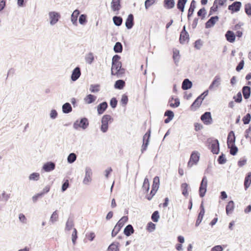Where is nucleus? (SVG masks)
Segmentation results:
<instances>
[{
	"label": "nucleus",
	"instance_id": "nucleus-8",
	"mask_svg": "<svg viewBox=\"0 0 251 251\" xmlns=\"http://www.w3.org/2000/svg\"><path fill=\"white\" fill-rule=\"evenodd\" d=\"M201 120L206 125H209L212 123L213 120L211 112H205L201 115Z\"/></svg>",
	"mask_w": 251,
	"mask_h": 251
},
{
	"label": "nucleus",
	"instance_id": "nucleus-17",
	"mask_svg": "<svg viewBox=\"0 0 251 251\" xmlns=\"http://www.w3.org/2000/svg\"><path fill=\"white\" fill-rule=\"evenodd\" d=\"M202 101V100L200 98L198 97L190 106L191 110L193 111H196L198 108L200 107Z\"/></svg>",
	"mask_w": 251,
	"mask_h": 251
},
{
	"label": "nucleus",
	"instance_id": "nucleus-11",
	"mask_svg": "<svg viewBox=\"0 0 251 251\" xmlns=\"http://www.w3.org/2000/svg\"><path fill=\"white\" fill-rule=\"evenodd\" d=\"M242 3L240 1H234L231 4L229 5L228 9L232 11V13L239 11L241 8Z\"/></svg>",
	"mask_w": 251,
	"mask_h": 251
},
{
	"label": "nucleus",
	"instance_id": "nucleus-28",
	"mask_svg": "<svg viewBox=\"0 0 251 251\" xmlns=\"http://www.w3.org/2000/svg\"><path fill=\"white\" fill-rule=\"evenodd\" d=\"M62 112L64 114H68L72 111V107L69 102H66L63 104L62 107Z\"/></svg>",
	"mask_w": 251,
	"mask_h": 251
},
{
	"label": "nucleus",
	"instance_id": "nucleus-58",
	"mask_svg": "<svg viewBox=\"0 0 251 251\" xmlns=\"http://www.w3.org/2000/svg\"><path fill=\"white\" fill-rule=\"evenodd\" d=\"M155 224H154V223L150 222L149 223H148L147 224V230L150 231V232H151L153 230H155Z\"/></svg>",
	"mask_w": 251,
	"mask_h": 251
},
{
	"label": "nucleus",
	"instance_id": "nucleus-26",
	"mask_svg": "<svg viewBox=\"0 0 251 251\" xmlns=\"http://www.w3.org/2000/svg\"><path fill=\"white\" fill-rule=\"evenodd\" d=\"M74 226V220L73 218L69 217L66 222L65 230L70 231Z\"/></svg>",
	"mask_w": 251,
	"mask_h": 251
},
{
	"label": "nucleus",
	"instance_id": "nucleus-53",
	"mask_svg": "<svg viewBox=\"0 0 251 251\" xmlns=\"http://www.w3.org/2000/svg\"><path fill=\"white\" fill-rule=\"evenodd\" d=\"M251 120V115L250 113H247L242 119V121L245 125H247L250 123Z\"/></svg>",
	"mask_w": 251,
	"mask_h": 251
},
{
	"label": "nucleus",
	"instance_id": "nucleus-30",
	"mask_svg": "<svg viewBox=\"0 0 251 251\" xmlns=\"http://www.w3.org/2000/svg\"><path fill=\"white\" fill-rule=\"evenodd\" d=\"M251 184V172H249L246 175L244 180V187L246 190Z\"/></svg>",
	"mask_w": 251,
	"mask_h": 251
},
{
	"label": "nucleus",
	"instance_id": "nucleus-22",
	"mask_svg": "<svg viewBox=\"0 0 251 251\" xmlns=\"http://www.w3.org/2000/svg\"><path fill=\"white\" fill-rule=\"evenodd\" d=\"M242 93L245 99H248L251 94V87L249 86H244L242 88Z\"/></svg>",
	"mask_w": 251,
	"mask_h": 251
},
{
	"label": "nucleus",
	"instance_id": "nucleus-23",
	"mask_svg": "<svg viewBox=\"0 0 251 251\" xmlns=\"http://www.w3.org/2000/svg\"><path fill=\"white\" fill-rule=\"evenodd\" d=\"M189 40V35L188 33L180 32L179 37V42L181 44H184L186 42L188 43Z\"/></svg>",
	"mask_w": 251,
	"mask_h": 251
},
{
	"label": "nucleus",
	"instance_id": "nucleus-27",
	"mask_svg": "<svg viewBox=\"0 0 251 251\" xmlns=\"http://www.w3.org/2000/svg\"><path fill=\"white\" fill-rule=\"evenodd\" d=\"M196 2L195 0H192L191 2L189 8L188 9V19H190V17L192 16L194 13L195 9L196 8Z\"/></svg>",
	"mask_w": 251,
	"mask_h": 251
},
{
	"label": "nucleus",
	"instance_id": "nucleus-52",
	"mask_svg": "<svg viewBox=\"0 0 251 251\" xmlns=\"http://www.w3.org/2000/svg\"><path fill=\"white\" fill-rule=\"evenodd\" d=\"M40 178V175L38 173H33L29 176V179L30 180L37 181Z\"/></svg>",
	"mask_w": 251,
	"mask_h": 251
},
{
	"label": "nucleus",
	"instance_id": "nucleus-25",
	"mask_svg": "<svg viewBox=\"0 0 251 251\" xmlns=\"http://www.w3.org/2000/svg\"><path fill=\"white\" fill-rule=\"evenodd\" d=\"M134 232L132 226L130 224L127 225L124 230V233L126 236H129Z\"/></svg>",
	"mask_w": 251,
	"mask_h": 251
},
{
	"label": "nucleus",
	"instance_id": "nucleus-6",
	"mask_svg": "<svg viewBox=\"0 0 251 251\" xmlns=\"http://www.w3.org/2000/svg\"><path fill=\"white\" fill-rule=\"evenodd\" d=\"M200 153L197 151H192L187 164L188 168H191L194 165L197 164L200 159Z\"/></svg>",
	"mask_w": 251,
	"mask_h": 251
},
{
	"label": "nucleus",
	"instance_id": "nucleus-56",
	"mask_svg": "<svg viewBox=\"0 0 251 251\" xmlns=\"http://www.w3.org/2000/svg\"><path fill=\"white\" fill-rule=\"evenodd\" d=\"M234 101L237 103H240L242 101V96L241 93L239 92L236 96H234L233 98Z\"/></svg>",
	"mask_w": 251,
	"mask_h": 251
},
{
	"label": "nucleus",
	"instance_id": "nucleus-1",
	"mask_svg": "<svg viewBox=\"0 0 251 251\" xmlns=\"http://www.w3.org/2000/svg\"><path fill=\"white\" fill-rule=\"evenodd\" d=\"M127 216L122 217L117 222L111 232L112 237H115L120 231L121 228L124 226L125 224L127 221Z\"/></svg>",
	"mask_w": 251,
	"mask_h": 251
},
{
	"label": "nucleus",
	"instance_id": "nucleus-9",
	"mask_svg": "<svg viewBox=\"0 0 251 251\" xmlns=\"http://www.w3.org/2000/svg\"><path fill=\"white\" fill-rule=\"evenodd\" d=\"M85 176L83 180V183L84 184L88 185L92 181V171L89 167L85 168Z\"/></svg>",
	"mask_w": 251,
	"mask_h": 251
},
{
	"label": "nucleus",
	"instance_id": "nucleus-16",
	"mask_svg": "<svg viewBox=\"0 0 251 251\" xmlns=\"http://www.w3.org/2000/svg\"><path fill=\"white\" fill-rule=\"evenodd\" d=\"M121 0H112L111 7L113 11H119L121 8Z\"/></svg>",
	"mask_w": 251,
	"mask_h": 251
},
{
	"label": "nucleus",
	"instance_id": "nucleus-34",
	"mask_svg": "<svg viewBox=\"0 0 251 251\" xmlns=\"http://www.w3.org/2000/svg\"><path fill=\"white\" fill-rule=\"evenodd\" d=\"M159 177L156 176L153 178V184L152 185L151 190L157 192L159 187Z\"/></svg>",
	"mask_w": 251,
	"mask_h": 251
},
{
	"label": "nucleus",
	"instance_id": "nucleus-5",
	"mask_svg": "<svg viewBox=\"0 0 251 251\" xmlns=\"http://www.w3.org/2000/svg\"><path fill=\"white\" fill-rule=\"evenodd\" d=\"M208 180L206 176L202 177V180L200 183L199 192L201 198H203L206 192L207 187Z\"/></svg>",
	"mask_w": 251,
	"mask_h": 251
},
{
	"label": "nucleus",
	"instance_id": "nucleus-43",
	"mask_svg": "<svg viewBox=\"0 0 251 251\" xmlns=\"http://www.w3.org/2000/svg\"><path fill=\"white\" fill-rule=\"evenodd\" d=\"M76 155L75 153H71L67 157V162L70 164H72L76 160Z\"/></svg>",
	"mask_w": 251,
	"mask_h": 251
},
{
	"label": "nucleus",
	"instance_id": "nucleus-59",
	"mask_svg": "<svg viewBox=\"0 0 251 251\" xmlns=\"http://www.w3.org/2000/svg\"><path fill=\"white\" fill-rule=\"evenodd\" d=\"M69 187V181L68 179H66L64 181L61 190L62 192H65Z\"/></svg>",
	"mask_w": 251,
	"mask_h": 251
},
{
	"label": "nucleus",
	"instance_id": "nucleus-49",
	"mask_svg": "<svg viewBox=\"0 0 251 251\" xmlns=\"http://www.w3.org/2000/svg\"><path fill=\"white\" fill-rule=\"evenodd\" d=\"M217 161L219 164L223 165L226 163L227 160L225 157V155L223 153H222L218 157Z\"/></svg>",
	"mask_w": 251,
	"mask_h": 251
},
{
	"label": "nucleus",
	"instance_id": "nucleus-46",
	"mask_svg": "<svg viewBox=\"0 0 251 251\" xmlns=\"http://www.w3.org/2000/svg\"><path fill=\"white\" fill-rule=\"evenodd\" d=\"M77 239V231L75 228H73V231L72 234V241L74 245L76 244V240Z\"/></svg>",
	"mask_w": 251,
	"mask_h": 251
},
{
	"label": "nucleus",
	"instance_id": "nucleus-51",
	"mask_svg": "<svg viewBox=\"0 0 251 251\" xmlns=\"http://www.w3.org/2000/svg\"><path fill=\"white\" fill-rule=\"evenodd\" d=\"M206 14V11L204 7L201 8L197 12L198 16L201 17L202 20L205 18Z\"/></svg>",
	"mask_w": 251,
	"mask_h": 251
},
{
	"label": "nucleus",
	"instance_id": "nucleus-38",
	"mask_svg": "<svg viewBox=\"0 0 251 251\" xmlns=\"http://www.w3.org/2000/svg\"><path fill=\"white\" fill-rule=\"evenodd\" d=\"M173 58L175 64L177 66L179 60V51L178 50L176 49L173 50Z\"/></svg>",
	"mask_w": 251,
	"mask_h": 251
},
{
	"label": "nucleus",
	"instance_id": "nucleus-63",
	"mask_svg": "<svg viewBox=\"0 0 251 251\" xmlns=\"http://www.w3.org/2000/svg\"><path fill=\"white\" fill-rule=\"evenodd\" d=\"M155 1V0H146L145 1V7L146 9L152 5Z\"/></svg>",
	"mask_w": 251,
	"mask_h": 251
},
{
	"label": "nucleus",
	"instance_id": "nucleus-42",
	"mask_svg": "<svg viewBox=\"0 0 251 251\" xmlns=\"http://www.w3.org/2000/svg\"><path fill=\"white\" fill-rule=\"evenodd\" d=\"M181 188L182 190V195L185 197L188 196V184L186 183H182L181 185Z\"/></svg>",
	"mask_w": 251,
	"mask_h": 251
},
{
	"label": "nucleus",
	"instance_id": "nucleus-13",
	"mask_svg": "<svg viewBox=\"0 0 251 251\" xmlns=\"http://www.w3.org/2000/svg\"><path fill=\"white\" fill-rule=\"evenodd\" d=\"M81 75L80 68L77 66L75 67L72 71L71 75V79L73 81L77 80Z\"/></svg>",
	"mask_w": 251,
	"mask_h": 251
},
{
	"label": "nucleus",
	"instance_id": "nucleus-19",
	"mask_svg": "<svg viewBox=\"0 0 251 251\" xmlns=\"http://www.w3.org/2000/svg\"><path fill=\"white\" fill-rule=\"evenodd\" d=\"M108 107V104L106 101H103L100 103L97 106V111L99 115H101L104 113Z\"/></svg>",
	"mask_w": 251,
	"mask_h": 251
},
{
	"label": "nucleus",
	"instance_id": "nucleus-55",
	"mask_svg": "<svg viewBox=\"0 0 251 251\" xmlns=\"http://www.w3.org/2000/svg\"><path fill=\"white\" fill-rule=\"evenodd\" d=\"M245 11L247 15L251 16V4L250 3L245 5Z\"/></svg>",
	"mask_w": 251,
	"mask_h": 251
},
{
	"label": "nucleus",
	"instance_id": "nucleus-61",
	"mask_svg": "<svg viewBox=\"0 0 251 251\" xmlns=\"http://www.w3.org/2000/svg\"><path fill=\"white\" fill-rule=\"evenodd\" d=\"M218 4H215V3H213V5L210 9L209 16L213 15L214 12H216L218 10Z\"/></svg>",
	"mask_w": 251,
	"mask_h": 251
},
{
	"label": "nucleus",
	"instance_id": "nucleus-7",
	"mask_svg": "<svg viewBox=\"0 0 251 251\" xmlns=\"http://www.w3.org/2000/svg\"><path fill=\"white\" fill-rule=\"evenodd\" d=\"M49 16L50 19V25H54L57 23L60 18V14L55 11H51L49 13Z\"/></svg>",
	"mask_w": 251,
	"mask_h": 251
},
{
	"label": "nucleus",
	"instance_id": "nucleus-54",
	"mask_svg": "<svg viewBox=\"0 0 251 251\" xmlns=\"http://www.w3.org/2000/svg\"><path fill=\"white\" fill-rule=\"evenodd\" d=\"M99 87L100 85L99 84H91L90 87V91L92 93H96L99 91Z\"/></svg>",
	"mask_w": 251,
	"mask_h": 251
},
{
	"label": "nucleus",
	"instance_id": "nucleus-31",
	"mask_svg": "<svg viewBox=\"0 0 251 251\" xmlns=\"http://www.w3.org/2000/svg\"><path fill=\"white\" fill-rule=\"evenodd\" d=\"M164 6L167 9H172L175 7V0H164Z\"/></svg>",
	"mask_w": 251,
	"mask_h": 251
},
{
	"label": "nucleus",
	"instance_id": "nucleus-12",
	"mask_svg": "<svg viewBox=\"0 0 251 251\" xmlns=\"http://www.w3.org/2000/svg\"><path fill=\"white\" fill-rule=\"evenodd\" d=\"M219 17L218 16L211 17L205 24L206 28H209L213 26L219 20Z\"/></svg>",
	"mask_w": 251,
	"mask_h": 251
},
{
	"label": "nucleus",
	"instance_id": "nucleus-33",
	"mask_svg": "<svg viewBox=\"0 0 251 251\" xmlns=\"http://www.w3.org/2000/svg\"><path fill=\"white\" fill-rule=\"evenodd\" d=\"M97 99V97L92 94H88L87 95L85 98L84 99V100L86 103L87 104H91L95 101Z\"/></svg>",
	"mask_w": 251,
	"mask_h": 251
},
{
	"label": "nucleus",
	"instance_id": "nucleus-20",
	"mask_svg": "<svg viewBox=\"0 0 251 251\" xmlns=\"http://www.w3.org/2000/svg\"><path fill=\"white\" fill-rule=\"evenodd\" d=\"M225 36L226 40L230 43H233L235 40L236 35L232 31L228 30Z\"/></svg>",
	"mask_w": 251,
	"mask_h": 251
},
{
	"label": "nucleus",
	"instance_id": "nucleus-14",
	"mask_svg": "<svg viewBox=\"0 0 251 251\" xmlns=\"http://www.w3.org/2000/svg\"><path fill=\"white\" fill-rule=\"evenodd\" d=\"M235 136L233 131H230L228 134L227 138V147L230 148L229 146L234 145L235 142Z\"/></svg>",
	"mask_w": 251,
	"mask_h": 251
},
{
	"label": "nucleus",
	"instance_id": "nucleus-21",
	"mask_svg": "<svg viewBox=\"0 0 251 251\" xmlns=\"http://www.w3.org/2000/svg\"><path fill=\"white\" fill-rule=\"evenodd\" d=\"M170 106L172 108L178 107L180 105V101L178 98L174 99L173 97H171L169 100Z\"/></svg>",
	"mask_w": 251,
	"mask_h": 251
},
{
	"label": "nucleus",
	"instance_id": "nucleus-40",
	"mask_svg": "<svg viewBox=\"0 0 251 251\" xmlns=\"http://www.w3.org/2000/svg\"><path fill=\"white\" fill-rule=\"evenodd\" d=\"M119 243L118 242H113L107 248L108 251H119Z\"/></svg>",
	"mask_w": 251,
	"mask_h": 251
},
{
	"label": "nucleus",
	"instance_id": "nucleus-37",
	"mask_svg": "<svg viewBox=\"0 0 251 251\" xmlns=\"http://www.w3.org/2000/svg\"><path fill=\"white\" fill-rule=\"evenodd\" d=\"M150 183L149 179L147 177H145L144 179L143 186H142V190L145 193H147L148 192L150 189Z\"/></svg>",
	"mask_w": 251,
	"mask_h": 251
},
{
	"label": "nucleus",
	"instance_id": "nucleus-24",
	"mask_svg": "<svg viewBox=\"0 0 251 251\" xmlns=\"http://www.w3.org/2000/svg\"><path fill=\"white\" fill-rule=\"evenodd\" d=\"M192 82L188 78L183 80L181 88L183 90H188L192 87Z\"/></svg>",
	"mask_w": 251,
	"mask_h": 251
},
{
	"label": "nucleus",
	"instance_id": "nucleus-50",
	"mask_svg": "<svg viewBox=\"0 0 251 251\" xmlns=\"http://www.w3.org/2000/svg\"><path fill=\"white\" fill-rule=\"evenodd\" d=\"M229 147L230 148H228L230 149V154L232 155H235L238 151V148L235 145H230L229 146Z\"/></svg>",
	"mask_w": 251,
	"mask_h": 251
},
{
	"label": "nucleus",
	"instance_id": "nucleus-4",
	"mask_svg": "<svg viewBox=\"0 0 251 251\" xmlns=\"http://www.w3.org/2000/svg\"><path fill=\"white\" fill-rule=\"evenodd\" d=\"M113 120V118L110 115L106 114L102 116L100 129L103 133L107 132L108 129V122L109 121H112Z\"/></svg>",
	"mask_w": 251,
	"mask_h": 251
},
{
	"label": "nucleus",
	"instance_id": "nucleus-57",
	"mask_svg": "<svg viewBox=\"0 0 251 251\" xmlns=\"http://www.w3.org/2000/svg\"><path fill=\"white\" fill-rule=\"evenodd\" d=\"M128 101V97L126 94H124L122 96L121 102L123 106H126Z\"/></svg>",
	"mask_w": 251,
	"mask_h": 251
},
{
	"label": "nucleus",
	"instance_id": "nucleus-47",
	"mask_svg": "<svg viewBox=\"0 0 251 251\" xmlns=\"http://www.w3.org/2000/svg\"><path fill=\"white\" fill-rule=\"evenodd\" d=\"M58 218V215L57 210L54 211L50 216L49 223H53L57 221Z\"/></svg>",
	"mask_w": 251,
	"mask_h": 251
},
{
	"label": "nucleus",
	"instance_id": "nucleus-39",
	"mask_svg": "<svg viewBox=\"0 0 251 251\" xmlns=\"http://www.w3.org/2000/svg\"><path fill=\"white\" fill-rule=\"evenodd\" d=\"M113 50L115 53H121L123 51V45L121 42H117L114 47Z\"/></svg>",
	"mask_w": 251,
	"mask_h": 251
},
{
	"label": "nucleus",
	"instance_id": "nucleus-45",
	"mask_svg": "<svg viewBox=\"0 0 251 251\" xmlns=\"http://www.w3.org/2000/svg\"><path fill=\"white\" fill-rule=\"evenodd\" d=\"M79 23L81 25H85L87 22V15L83 14L79 16L78 19Z\"/></svg>",
	"mask_w": 251,
	"mask_h": 251
},
{
	"label": "nucleus",
	"instance_id": "nucleus-64",
	"mask_svg": "<svg viewBox=\"0 0 251 251\" xmlns=\"http://www.w3.org/2000/svg\"><path fill=\"white\" fill-rule=\"evenodd\" d=\"M247 159L245 157H244L242 158H241L238 161V165L240 167H243L244 165H245L247 163Z\"/></svg>",
	"mask_w": 251,
	"mask_h": 251
},
{
	"label": "nucleus",
	"instance_id": "nucleus-36",
	"mask_svg": "<svg viewBox=\"0 0 251 251\" xmlns=\"http://www.w3.org/2000/svg\"><path fill=\"white\" fill-rule=\"evenodd\" d=\"M125 86V82L123 79H119L116 81L114 84V88L117 89L122 90Z\"/></svg>",
	"mask_w": 251,
	"mask_h": 251
},
{
	"label": "nucleus",
	"instance_id": "nucleus-3",
	"mask_svg": "<svg viewBox=\"0 0 251 251\" xmlns=\"http://www.w3.org/2000/svg\"><path fill=\"white\" fill-rule=\"evenodd\" d=\"M88 119L86 117L82 118L80 120H77L73 124V127L74 129L77 130L79 127L82 129H86L89 126Z\"/></svg>",
	"mask_w": 251,
	"mask_h": 251
},
{
	"label": "nucleus",
	"instance_id": "nucleus-62",
	"mask_svg": "<svg viewBox=\"0 0 251 251\" xmlns=\"http://www.w3.org/2000/svg\"><path fill=\"white\" fill-rule=\"evenodd\" d=\"M118 101L116 98H112L110 101V105L112 108H115L117 105Z\"/></svg>",
	"mask_w": 251,
	"mask_h": 251
},
{
	"label": "nucleus",
	"instance_id": "nucleus-18",
	"mask_svg": "<svg viewBox=\"0 0 251 251\" xmlns=\"http://www.w3.org/2000/svg\"><path fill=\"white\" fill-rule=\"evenodd\" d=\"M80 14V11L78 9H75L74 11L71 15V21L73 25L75 26L77 25V18Z\"/></svg>",
	"mask_w": 251,
	"mask_h": 251
},
{
	"label": "nucleus",
	"instance_id": "nucleus-41",
	"mask_svg": "<svg viewBox=\"0 0 251 251\" xmlns=\"http://www.w3.org/2000/svg\"><path fill=\"white\" fill-rule=\"evenodd\" d=\"M113 21L116 26H120L123 23V19L121 16H115L113 17Z\"/></svg>",
	"mask_w": 251,
	"mask_h": 251
},
{
	"label": "nucleus",
	"instance_id": "nucleus-48",
	"mask_svg": "<svg viewBox=\"0 0 251 251\" xmlns=\"http://www.w3.org/2000/svg\"><path fill=\"white\" fill-rule=\"evenodd\" d=\"M159 218H160V216H159V212L157 210L154 211L151 216V219L152 221L155 223H156L158 221Z\"/></svg>",
	"mask_w": 251,
	"mask_h": 251
},
{
	"label": "nucleus",
	"instance_id": "nucleus-44",
	"mask_svg": "<svg viewBox=\"0 0 251 251\" xmlns=\"http://www.w3.org/2000/svg\"><path fill=\"white\" fill-rule=\"evenodd\" d=\"M94 60L93 53L89 52L85 57V61L89 64H91Z\"/></svg>",
	"mask_w": 251,
	"mask_h": 251
},
{
	"label": "nucleus",
	"instance_id": "nucleus-2",
	"mask_svg": "<svg viewBox=\"0 0 251 251\" xmlns=\"http://www.w3.org/2000/svg\"><path fill=\"white\" fill-rule=\"evenodd\" d=\"M209 149L211 151L215 154H219L220 152V143L218 139L213 138L208 140Z\"/></svg>",
	"mask_w": 251,
	"mask_h": 251
},
{
	"label": "nucleus",
	"instance_id": "nucleus-32",
	"mask_svg": "<svg viewBox=\"0 0 251 251\" xmlns=\"http://www.w3.org/2000/svg\"><path fill=\"white\" fill-rule=\"evenodd\" d=\"M187 0H178L176 3L177 8L181 12L184 11L185 6Z\"/></svg>",
	"mask_w": 251,
	"mask_h": 251
},
{
	"label": "nucleus",
	"instance_id": "nucleus-10",
	"mask_svg": "<svg viewBox=\"0 0 251 251\" xmlns=\"http://www.w3.org/2000/svg\"><path fill=\"white\" fill-rule=\"evenodd\" d=\"M55 168V163L52 161L47 162L44 164L42 170L45 172H50Z\"/></svg>",
	"mask_w": 251,
	"mask_h": 251
},
{
	"label": "nucleus",
	"instance_id": "nucleus-60",
	"mask_svg": "<svg viewBox=\"0 0 251 251\" xmlns=\"http://www.w3.org/2000/svg\"><path fill=\"white\" fill-rule=\"evenodd\" d=\"M164 116L167 117V118H170L173 119L174 117V113L171 110H167L164 113Z\"/></svg>",
	"mask_w": 251,
	"mask_h": 251
},
{
	"label": "nucleus",
	"instance_id": "nucleus-35",
	"mask_svg": "<svg viewBox=\"0 0 251 251\" xmlns=\"http://www.w3.org/2000/svg\"><path fill=\"white\" fill-rule=\"evenodd\" d=\"M220 81L221 79L220 76L218 75L215 76L213 81L210 85L209 89L211 90L215 85H216V87H218L220 84Z\"/></svg>",
	"mask_w": 251,
	"mask_h": 251
},
{
	"label": "nucleus",
	"instance_id": "nucleus-29",
	"mask_svg": "<svg viewBox=\"0 0 251 251\" xmlns=\"http://www.w3.org/2000/svg\"><path fill=\"white\" fill-rule=\"evenodd\" d=\"M234 209V203L233 201H230L226 207V213L227 215L231 214Z\"/></svg>",
	"mask_w": 251,
	"mask_h": 251
},
{
	"label": "nucleus",
	"instance_id": "nucleus-15",
	"mask_svg": "<svg viewBox=\"0 0 251 251\" xmlns=\"http://www.w3.org/2000/svg\"><path fill=\"white\" fill-rule=\"evenodd\" d=\"M125 25L127 29H130L132 28L134 25V17L133 14L128 15L125 23Z\"/></svg>",
	"mask_w": 251,
	"mask_h": 251
}]
</instances>
